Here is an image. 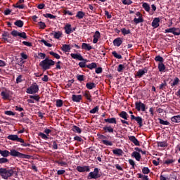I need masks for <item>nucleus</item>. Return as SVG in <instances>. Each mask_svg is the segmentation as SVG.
Instances as JSON below:
<instances>
[{
  "label": "nucleus",
  "mask_w": 180,
  "mask_h": 180,
  "mask_svg": "<svg viewBox=\"0 0 180 180\" xmlns=\"http://www.w3.org/2000/svg\"><path fill=\"white\" fill-rule=\"evenodd\" d=\"M12 175H13V169L0 168V176L3 179L7 180L8 178H11Z\"/></svg>",
  "instance_id": "nucleus-1"
},
{
  "label": "nucleus",
  "mask_w": 180,
  "mask_h": 180,
  "mask_svg": "<svg viewBox=\"0 0 180 180\" xmlns=\"http://www.w3.org/2000/svg\"><path fill=\"white\" fill-rule=\"evenodd\" d=\"M56 64V62H54L51 59L49 58H45L44 60H42L40 63L39 65L43 68V70H50L51 68L52 65H54Z\"/></svg>",
  "instance_id": "nucleus-2"
},
{
  "label": "nucleus",
  "mask_w": 180,
  "mask_h": 180,
  "mask_svg": "<svg viewBox=\"0 0 180 180\" xmlns=\"http://www.w3.org/2000/svg\"><path fill=\"white\" fill-rule=\"evenodd\" d=\"M10 155H11L12 157H18L19 158H25L27 160H29L30 158V155L21 153L20 152H18L15 149H12L10 150Z\"/></svg>",
  "instance_id": "nucleus-3"
},
{
  "label": "nucleus",
  "mask_w": 180,
  "mask_h": 180,
  "mask_svg": "<svg viewBox=\"0 0 180 180\" xmlns=\"http://www.w3.org/2000/svg\"><path fill=\"white\" fill-rule=\"evenodd\" d=\"M39 92V85L37 83H33L29 88L27 89V94L33 95V94H37Z\"/></svg>",
  "instance_id": "nucleus-4"
},
{
  "label": "nucleus",
  "mask_w": 180,
  "mask_h": 180,
  "mask_svg": "<svg viewBox=\"0 0 180 180\" xmlns=\"http://www.w3.org/2000/svg\"><path fill=\"white\" fill-rule=\"evenodd\" d=\"M98 178H101V174H99V169L95 168L94 172L89 174L88 179H98Z\"/></svg>",
  "instance_id": "nucleus-5"
},
{
  "label": "nucleus",
  "mask_w": 180,
  "mask_h": 180,
  "mask_svg": "<svg viewBox=\"0 0 180 180\" xmlns=\"http://www.w3.org/2000/svg\"><path fill=\"white\" fill-rule=\"evenodd\" d=\"M135 109H136L138 112H141H141H146V104L141 103V101L136 102Z\"/></svg>",
  "instance_id": "nucleus-6"
},
{
  "label": "nucleus",
  "mask_w": 180,
  "mask_h": 180,
  "mask_svg": "<svg viewBox=\"0 0 180 180\" xmlns=\"http://www.w3.org/2000/svg\"><path fill=\"white\" fill-rule=\"evenodd\" d=\"M165 33H172L174 36L180 35L179 28H175V27L169 28V29L165 30Z\"/></svg>",
  "instance_id": "nucleus-7"
},
{
  "label": "nucleus",
  "mask_w": 180,
  "mask_h": 180,
  "mask_svg": "<svg viewBox=\"0 0 180 180\" xmlns=\"http://www.w3.org/2000/svg\"><path fill=\"white\" fill-rule=\"evenodd\" d=\"M8 140H11L12 141H18V143H23V139L19 138L18 135H8L7 136Z\"/></svg>",
  "instance_id": "nucleus-8"
},
{
  "label": "nucleus",
  "mask_w": 180,
  "mask_h": 180,
  "mask_svg": "<svg viewBox=\"0 0 180 180\" xmlns=\"http://www.w3.org/2000/svg\"><path fill=\"white\" fill-rule=\"evenodd\" d=\"M2 39L4 40V41H6L7 43H12L13 41L12 39H11V34L9 33L4 32L2 34Z\"/></svg>",
  "instance_id": "nucleus-9"
},
{
  "label": "nucleus",
  "mask_w": 180,
  "mask_h": 180,
  "mask_svg": "<svg viewBox=\"0 0 180 180\" xmlns=\"http://www.w3.org/2000/svg\"><path fill=\"white\" fill-rule=\"evenodd\" d=\"M77 170L78 172H89L91 169H89V166H77Z\"/></svg>",
  "instance_id": "nucleus-10"
},
{
  "label": "nucleus",
  "mask_w": 180,
  "mask_h": 180,
  "mask_svg": "<svg viewBox=\"0 0 180 180\" xmlns=\"http://www.w3.org/2000/svg\"><path fill=\"white\" fill-rule=\"evenodd\" d=\"M70 56L72 58H74V60H79V61H85V59H84V57H82V55H81V53H71Z\"/></svg>",
  "instance_id": "nucleus-11"
},
{
  "label": "nucleus",
  "mask_w": 180,
  "mask_h": 180,
  "mask_svg": "<svg viewBox=\"0 0 180 180\" xmlns=\"http://www.w3.org/2000/svg\"><path fill=\"white\" fill-rule=\"evenodd\" d=\"M72 101L73 102H77V103H79L81 102V101H82V95H75V94H73L72 96Z\"/></svg>",
  "instance_id": "nucleus-12"
},
{
  "label": "nucleus",
  "mask_w": 180,
  "mask_h": 180,
  "mask_svg": "<svg viewBox=\"0 0 180 180\" xmlns=\"http://www.w3.org/2000/svg\"><path fill=\"white\" fill-rule=\"evenodd\" d=\"M101 39V32L99 31H96L94 35V39H93V43L94 44H96L98 43V41Z\"/></svg>",
  "instance_id": "nucleus-13"
},
{
  "label": "nucleus",
  "mask_w": 180,
  "mask_h": 180,
  "mask_svg": "<svg viewBox=\"0 0 180 180\" xmlns=\"http://www.w3.org/2000/svg\"><path fill=\"white\" fill-rule=\"evenodd\" d=\"M64 29H65V32L66 34H71V33H72V32H74L71 27V24H66Z\"/></svg>",
  "instance_id": "nucleus-14"
},
{
  "label": "nucleus",
  "mask_w": 180,
  "mask_h": 180,
  "mask_svg": "<svg viewBox=\"0 0 180 180\" xmlns=\"http://www.w3.org/2000/svg\"><path fill=\"white\" fill-rule=\"evenodd\" d=\"M128 139L129 141H131V143H134L135 146H140V141L136 139V136H128Z\"/></svg>",
  "instance_id": "nucleus-15"
},
{
  "label": "nucleus",
  "mask_w": 180,
  "mask_h": 180,
  "mask_svg": "<svg viewBox=\"0 0 180 180\" xmlns=\"http://www.w3.org/2000/svg\"><path fill=\"white\" fill-rule=\"evenodd\" d=\"M83 96H84V98H86V99H87V101L92 102V96L91 95V92H89V91L86 90L83 93Z\"/></svg>",
  "instance_id": "nucleus-16"
},
{
  "label": "nucleus",
  "mask_w": 180,
  "mask_h": 180,
  "mask_svg": "<svg viewBox=\"0 0 180 180\" xmlns=\"http://www.w3.org/2000/svg\"><path fill=\"white\" fill-rule=\"evenodd\" d=\"M160 26V18H155L153 19L152 22V27H154V29H157Z\"/></svg>",
  "instance_id": "nucleus-17"
},
{
  "label": "nucleus",
  "mask_w": 180,
  "mask_h": 180,
  "mask_svg": "<svg viewBox=\"0 0 180 180\" xmlns=\"http://www.w3.org/2000/svg\"><path fill=\"white\" fill-rule=\"evenodd\" d=\"M123 43V41L122 40V38L118 37L113 41L114 46H116L117 47H120L122 46V44Z\"/></svg>",
  "instance_id": "nucleus-18"
},
{
  "label": "nucleus",
  "mask_w": 180,
  "mask_h": 180,
  "mask_svg": "<svg viewBox=\"0 0 180 180\" xmlns=\"http://www.w3.org/2000/svg\"><path fill=\"white\" fill-rule=\"evenodd\" d=\"M131 157H134L136 161H140L141 160V155H140V153L137 151H134L131 153Z\"/></svg>",
  "instance_id": "nucleus-19"
},
{
  "label": "nucleus",
  "mask_w": 180,
  "mask_h": 180,
  "mask_svg": "<svg viewBox=\"0 0 180 180\" xmlns=\"http://www.w3.org/2000/svg\"><path fill=\"white\" fill-rule=\"evenodd\" d=\"M103 129L104 130L105 133H113V131H115L113 127H112L110 125L105 126Z\"/></svg>",
  "instance_id": "nucleus-20"
},
{
  "label": "nucleus",
  "mask_w": 180,
  "mask_h": 180,
  "mask_svg": "<svg viewBox=\"0 0 180 180\" xmlns=\"http://www.w3.org/2000/svg\"><path fill=\"white\" fill-rule=\"evenodd\" d=\"M82 49L83 50H86L87 51H89L90 50H92V46H91L90 44L83 43L82 44Z\"/></svg>",
  "instance_id": "nucleus-21"
},
{
  "label": "nucleus",
  "mask_w": 180,
  "mask_h": 180,
  "mask_svg": "<svg viewBox=\"0 0 180 180\" xmlns=\"http://www.w3.org/2000/svg\"><path fill=\"white\" fill-rule=\"evenodd\" d=\"M104 121L105 122V123H110L111 124H116L117 123L115 117L107 118L105 119Z\"/></svg>",
  "instance_id": "nucleus-22"
},
{
  "label": "nucleus",
  "mask_w": 180,
  "mask_h": 180,
  "mask_svg": "<svg viewBox=\"0 0 180 180\" xmlns=\"http://www.w3.org/2000/svg\"><path fill=\"white\" fill-rule=\"evenodd\" d=\"M144 74H147V69L143 70H139L136 73V77H139V78H141Z\"/></svg>",
  "instance_id": "nucleus-23"
},
{
  "label": "nucleus",
  "mask_w": 180,
  "mask_h": 180,
  "mask_svg": "<svg viewBox=\"0 0 180 180\" xmlns=\"http://www.w3.org/2000/svg\"><path fill=\"white\" fill-rule=\"evenodd\" d=\"M113 154H115V155H118V157H120V155H123V150H122V149H115L112 150Z\"/></svg>",
  "instance_id": "nucleus-24"
},
{
  "label": "nucleus",
  "mask_w": 180,
  "mask_h": 180,
  "mask_svg": "<svg viewBox=\"0 0 180 180\" xmlns=\"http://www.w3.org/2000/svg\"><path fill=\"white\" fill-rule=\"evenodd\" d=\"M0 154L2 157H4V158H6V157H9V155H11V153L8 150H0Z\"/></svg>",
  "instance_id": "nucleus-25"
},
{
  "label": "nucleus",
  "mask_w": 180,
  "mask_h": 180,
  "mask_svg": "<svg viewBox=\"0 0 180 180\" xmlns=\"http://www.w3.org/2000/svg\"><path fill=\"white\" fill-rule=\"evenodd\" d=\"M52 35L53 36L54 39H60V37H62L63 32L58 31L52 33Z\"/></svg>",
  "instance_id": "nucleus-26"
},
{
  "label": "nucleus",
  "mask_w": 180,
  "mask_h": 180,
  "mask_svg": "<svg viewBox=\"0 0 180 180\" xmlns=\"http://www.w3.org/2000/svg\"><path fill=\"white\" fill-rule=\"evenodd\" d=\"M86 87L87 89H94V88L96 87V84L94 82H89L86 84Z\"/></svg>",
  "instance_id": "nucleus-27"
},
{
  "label": "nucleus",
  "mask_w": 180,
  "mask_h": 180,
  "mask_svg": "<svg viewBox=\"0 0 180 180\" xmlns=\"http://www.w3.org/2000/svg\"><path fill=\"white\" fill-rule=\"evenodd\" d=\"M173 123H180V115H176L171 118Z\"/></svg>",
  "instance_id": "nucleus-28"
},
{
  "label": "nucleus",
  "mask_w": 180,
  "mask_h": 180,
  "mask_svg": "<svg viewBox=\"0 0 180 180\" xmlns=\"http://www.w3.org/2000/svg\"><path fill=\"white\" fill-rule=\"evenodd\" d=\"M120 117H122V119H124V120H127V117L129 115L125 111H122L119 114Z\"/></svg>",
  "instance_id": "nucleus-29"
},
{
  "label": "nucleus",
  "mask_w": 180,
  "mask_h": 180,
  "mask_svg": "<svg viewBox=\"0 0 180 180\" xmlns=\"http://www.w3.org/2000/svg\"><path fill=\"white\" fill-rule=\"evenodd\" d=\"M144 22V20L143 19V17H139L138 18H134V22L135 25H139V23H143Z\"/></svg>",
  "instance_id": "nucleus-30"
},
{
  "label": "nucleus",
  "mask_w": 180,
  "mask_h": 180,
  "mask_svg": "<svg viewBox=\"0 0 180 180\" xmlns=\"http://www.w3.org/2000/svg\"><path fill=\"white\" fill-rule=\"evenodd\" d=\"M62 50L63 51H65V53H68V51L71 50V47L70 46V45L64 44L62 46Z\"/></svg>",
  "instance_id": "nucleus-31"
},
{
  "label": "nucleus",
  "mask_w": 180,
  "mask_h": 180,
  "mask_svg": "<svg viewBox=\"0 0 180 180\" xmlns=\"http://www.w3.org/2000/svg\"><path fill=\"white\" fill-rule=\"evenodd\" d=\"M84 16H85V13L83 11H78L76 15V18H77V19H83Z\"/></svg>",
  "instance_id": "nucleus-32"
},
{
  "label": "nucleus",
  "mask_w": 180,
  "mask_h": 180,
  "mask_svg": "<svg viewBox=\"0 0 180 180\" xmlns=\"http://www.w3.org/2000/svg\"><path fill=\"white\" fill-rule=\"evenodd\" d=\"M136 122H137L139 127H141L143 126V118L141 117H136L135 118Z\"/></svg>",
  "instance_id": "nucleus-33"
},
{
  "label": "nucleus",
  "mask_w": 180,
  "mask_h": 180,
  "mask_svg": "<svg viewBox=\"0 0 180 180\" xmlns=\"http://www.w3.org/2000/svg\"><path fill=\"white\" fill-rule=\"evenodd\" d=\"M1 95L4 99H9V93L8 91H2Z\"/></svg>",
  "instance_id": "nucleus-34"
},
{
  "label": "nucleus",
  "mask_w": 180,
  "mask_h": 180,
  "mask_svg": "<svg viewBox=\"0 0 180 180\" xmlns=\"http://www.w3.org/2000/svg\"><path fill=\"white\" fill-rule=\"evenodd\" d=\"M142 8H143V9H145V11H146V12H150V4H148V3H143V4H142Z\"/></svg>",
  "instance_id": "nucleus-35"
},
{
  "label": "nucleus",
  "mask_w": 180,
  "mask_h": 180,
  "mask_svg": "<svg viewBox=\"0 0 180 180\" xmlns=\"http://www.w3.org/2000/svg\"><path fill=\"white\" fill-rule=\"evenodd\" d=\"M158 70L160 72H162L165 70V65H164L162 63H160L158 64Z\"/></svg>",
  "instance_id": "nucleus-36"
},
{
  "label": "nucleus",
  "mask_w": 180,
  "mask_h": 180,
  "mask_svg": "<svg viewBox=\"0 0 180 180\" xmlns=\"http://www.w3.org/2000/svg\"><path fill=\"white\" fill-rule=\"evenodd\" d=\"M121 32L124 36H126V34H130V33H131L130 30H127L126 28L121 29Z\"/></svg>",
  "instance_id": "nucleus-37"
},
{
  "label": "nucleus",
  "mask_w": 180,
  "mask_h": 180,
  "mask_svg": "<svg viewBox=\"0 0 180 180\" xmlns=\"http://www.w3.org/2000/svg\"><path fill=\"white\" fill-rule=\"evenodd\" d=\"M112 54L115 58H118V60H122V55L116 53V51H112Z\"/></svg>",
  "instance_id": "nucleus-38"
},
{
  "label": "nucleus",
  "mask_w": 180,
  "mask_h": 180,
  "mask_svg": "<svg viewBox=\"0 0 180 180\" xmlns=\"http://www.w3.org/2000/svg\"><path fill=\"white\" fill-rule=\"evenodd\" d=\"M14 25L18 26V27H23V21L19 20L15 22Z\"/></svg>",
  "instance_id": "nucleus-39"
},
{
  "label": "nucleus",
  "mask_w": 180,
  "mask_h": 180,
  "mask_svg": "<svg viewBox=\"0 0 180 180\" xmlns=\"http://www.w3.org/2000/svg\"><path fill=\"white\" fill-rule=\"evenodd\" d=\"M72 130L73 131H75V133H79V134H81L82 133V130H81V128L78 127L77 126H73L72 127Z\"/></svg>",
  "instance_id": "nucleus-40"
},
{
  "label": "nucleus",
  "mask_w": 180,
  "mask_h": 180,
  "mask_svg": "<svg viewBox=\"0 0 180 180\" xmlns=\"http://www.w3.org/2000/svg\"><path fill=\"white\" fill-rule=\"evenodd\" d=\"M87 68H89V70H94V68H96V63H91L86 65Z\"/></svg>",
  "instance_id": "nucleus-41"
},
{
  "label": "nucleus",
  "mask_w": 180,
  "mask_h": 180,
  "mask_svg": "<svg viewBox=\"0 0 180 180\" xmlns=\"http://www.w3.org/2000/svg\"><path fill=\"white\" fill-rule=\"evenodd\" d=\"M49 54L51 56H53V57H54L57 60H60V55H58V53H54L53 51H51V52H49Z\"/></svg>",
  "instance_id": "nucleus-42"
},
{
  "label": "nucleus",
  "mask_w": 180,
  "mask_h": 180,
  "mask_svg": "<svg viewBox=\"0 0 180 180\" xmlns=\"http://www.w3.org/2000/svg\"><path fill=\"white\" fill-rule=\"evenodd\" d=\"M159 122L160 124H163L164 126H169V122L168 121H165L164 120L160 118Z\"/></svg>",
  "instance_id": "nucleus-43"
},
{
  "label": "nucleus",
  "mask_w": 180,
  "mask_h": 180,
  "mask_svg": "<svg viewBox=\"0 0 180 180\" xmlns=\"http://www.w3.org/2000/svg\"><path fill=\"white\" fill-rule=\"evenodd\" d=\"M179 82H180L179 78L176 77V78L174 79L173 83H172L171 86H175V85H178V84H179Z\"/></svg>",
  "instance_id": "nucleus-44"
},
{
  "label": "nucleus",
  "mask_w": 180,
  "mask_h": 180,
  "mask_svg": "<svg viewBox=\"0 0 180 180\" xmlns=\"http://www.w3.org/2000/svg\"><path fill=\"white\" fill-rule=\"evenodd\" d=\"M102 143L105 146H113V143H112V141H108V140H103Z\"/></svg>",
  "instance_id": "nucleus-45"
},
{
  "label": "nucleus",
  "mask_w": 180,
  "mask_h": 180,
  "mask_svg": "<svg viewBox=\"0 0 180 180\" xmlns=\"http://www.w3.org/2000/svg\"><path fill=\"white\" fill-rule=\"evenodd\" d=\"M84 62H79V65L81 68H85L86 67V59L85 60H83Z\"/></svg>",
  "instance_id": "nucleus-46"
},
{
  "label": "nucleus",
  "mask_w": 180,
  "mask_h": 180,
  "mask_svg": "<svg viewBox=\"0 0 180 180\" xmlns=\"http://www.w3.org/2000/svg\"><path fill=\"white\" fill-rule=\"evenodd\" d=\"M142 172L145 175H147V174H150V169H148V167H143L142 169Z\"/></svg>",
  "instance_id": "nucleus-47"
},
{
  "label": "nucleus",
  "mask_w": 180,
  "mask_h": 180,
  "mask_svg": "<svg viewBox=\"0 0 180 180\" xmlns=\"http://www.w3.org/2000/svg\"><path fill=\"white\" fill-rule=\"evenodd\" d=\"M44 18H49V19H56V15L50 13L44 14Z\"/></svg>",
  "instance_id": "nucleus-48"
},
{
  "label": "nucleus",
  "mask_w": 180,
  "mask_h": 180,
  "mask_svg": "<svg viewBox=\"0 0 180 180\" xmlns=\"http://www.w3.org/2000/svg\"><path fill=\"white\" fill-rule=\"evenodd\" d=\"M98 110H99V107L96 106L94 108L91 109L89 111V112L93 114V115H95V113H96V112H98Z\"/></svg>",
  "instance_id": "nucleus-49"
},
{
  "label": "nucleus",
  "mask_w": 180,
  "mask_h": 180,
  "mask_svg": "<svg viewBox=\"0 0 180 180\" xmlns=\"http://www.w3.org/2000/svg\"><path fill=\"white\" fill-rule=\"evenodd\" d=\"M122 4L124 5H131L133 4V1L131 0H123Z\"/></svg>",
  "instance_id": "nucleus-50"
},
{
  "label": "nucleus",
  "mask_w": 180,
  "mask_h": 180,
  "mask_svg": "<svg viewBox=\"0 0 180 180\" xmlns=\"http://www.w3.org/2000/svg\"><path fill=\"white\" fill-rule=\"evenodd\" d=\"M155 60L156 61H159V63H163L164 62V58L160 56H158L155 58Z\"/></svg>",
  "instance_id": "nucleus-51"
},
{
  "label": "nucleus",
  "mask_w": 180,
  "mask_h": 180,
  "mask_svg": "<svg viewBox=\"0 0 180 180\" xmlns=\"http://www.w3.org/2000/svg\"><path fill=\"white\" fill-rule=\"evenodd\" d=\"M38 136H39V137H41L44 140H49V137L46 136V134H43V133H41V132H40V133L38 134Z\"/></svg>",
  "instance_id": "nucleus-52"
},
{
  "label": "nucleus",
  "mask_w": 180,
  "mask_h": 180,
  "mask_svg": "<svg viewBox=\"0 0 180 180\" xmlns=\"http://www.w3.org/2000/svg\"><path fill=\"white\" fill-rule=\"evenodd\" d=\"M5 115H7V116H15V112L11 111V110H7L4 112Z\"/></svg>",
  "instance_id": "nucleus-53"
},
{
  "label": "nucleus",
  "mask_w": 180,
  "mask_h": 180,
  "mask_svg": "<svg viewBox=\"0 0 180 180\" xmlns=\"http://www.w3.org/2000/svg\"><path fill=\"white\" fill-rule=\"evenodd\" d=\"M20 3H16L15 4V8H18V9H23L25 8V6L23 4H19Z\"/></svg>",
  "instance_id": "nucleus-54"
},
{
  "label": "nucleus",
  "mask_w": 180,
  "mask_h": 180,
  "mask_svg": "<svg viewBox=\"0 0 180 180\" xmlns=\"http://www.w3.org/2000/svg\"><path fill=\"white\" fill-rule=\"evenodd\" d=\"M56 106H57V108H61V106H63L62 100L58 99L56 101Z\"/></svg>",
  "instance_id": "nucleus-55"
},
{
  "label": "nucleus",
  "mask_w": 180,
  "mask_h": 180,
  "mask_svg": "<svg viewBox=\"0 0 180 180\" xmlns=\"http://www.w3.org/2000/svg\"><path fill=\"white\" fill-rule=\"evenodd\" d=\"M9 160L7 158H0V164H6V162H8Z\"/></svg>",
  "instance_id": "nucleus-56"
},
{
  "label": "nucleus",
  "mask_w": 180,
  "mask_h": 180,
  "mask_svg": "<svg viewBox=\"0 0 180 180\" xmlns=\"http://www.w3.org/2000/svg\"><path fill=\"white\" fill-rule=\"evenodd\" d=\"M158 147H167V142L165 141L158 142Z\"/></svg>",
  "instance_id": "nucleus-57"
},
{
  "label": "nucleus",
  "mask_w": 180,
  "mask_h": 180,
  "mask_svg": "<svg viewBox=\"0 0 180 180\" xmlns=\"http://www.w3.org/2000/svg\"><path fill=\"white\" fill-rule=\"evenodd\" d=\"M22 75H20L17 79H16V84H20V82H22L23 80L22 79Z\"/></svg>",
  "instance_id": "nucleus-58"
},
{
  "label": "nucleus",
  "mask_w": 180,
  "mask_h": 180,
  "mask_svg": "<svg viewBox=\"0 0 180 180\" xmlns=\"http://www.w3.org/2000/svg\"><path fill=\"white\" fill-rule=\"evenodd\" d=\"M123 70H124V65L120 64L118 65V68H117V71L118 72H122V71H123Z\"/></svg>",
  "instance_id": "nucleus-59"
},
{
  "label": "nucleus",
  "mask_w": 180,
  "mask_h": 180,
  "mask_svg": "<svg viewBox=\"0 0 180 180\" xmlns=\"http://www.w3.org/2000/svg\"><path fill=\"white\" fill-rule=\"evenodd\" d=\"M41 43H44V44L45 45V46H46V47H51V44H49L48 42H47V41H46V40H44V39H42V40H41Z\"/></svg>",
  "instance_id": "nucleus-60"
},
{
  "label": "nucleus",
  "mask_w": 180,
  "mask_h": 180,
  "mask_svg": "<svg viewBox=\"0 0 180 180\" xmlns=\"http://www.w3.org/2000/svg\"><path fill=\"white\" fill-rule=\"evenodd\" d=\"M129 162L130 165H131L133 169H134V167H136V162H134V160L129 159Z\"/></svg>",
  "instance_id": "nucleus-61"
},
{
  "label": "nucleus",
  "mask_w": 180,
  "mask_h": 180,
  "mask_svg": "<svg viewBox=\"0 0 180 180\" xmlns=\"http://www.w3.org/2000/svg\"><path fill=\"white\" fill-rule=\"evenodd\" d=\"M39 26L40 27L41 29H44L46 27V23L43 22H38Z\"/></svg>",
  "instance_id": "nucleus-62"
},
{
  "label": "nucleus",
  "mask_w": 180,
  "mask_h": 180,
  "mask_svg": "<svg viewBox=\"0 0 180 180\" xmlns=\"http://www.w3.org/2000/svg\"><path fill=\"white\" fill-rule=\"evenodd\" d=\"M20 32L16 30H13L11 32L12 36H14V37H16L17 36H19Z\"/></svg>",
  "instance_id": "nucleus-63"
},
{
  "label": "nucleus",
  "mask_w": 180,
  "mask_h": 180,
  "mask_svg": "<svg viewBox=\"0 0 180 180\" xmlns=\"http://www.w3.org/2000/svg\"><path fill=\"white\" fill-rule=\"evenodd\" d=\"M165 86H167V82H164L159 86V88L160 89H165Z\"/></svg>",
  "instance_id": "nucleus-64"
}]
</instances>
